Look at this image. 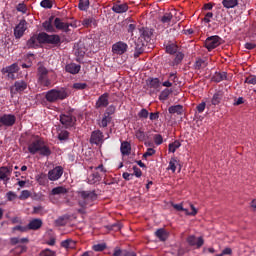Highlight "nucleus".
I'll return each instance as SVG.
<instances>
[{"mask_svg":"<svg viewBox=\"0 0 256 256\" xmlns=\"http://www.w3.org/2000/svg\"><path fill=\"white\" fill-rule=\"evenodd\" d=\"M166 53H169L170 55H175V53H177V45L170 44L166 46Z\"/></svg>","mask_w":256,"mask_h":256,"instance_id":"a18cd8bd","label":"nucleus"},{"mask_svg":"<svg viewBox=\"0 0 256 256\" xmlns=\"http://www.w3.org/2000/svg\"><path fill=\"white\" fill-rule=\"evenodd\" d=\"M115 106L114 105H110L107 109L104 115L111 117V115H113V113H115Z\"/></svg>","mask_w":256,"mask_h":256,"instance_id":"bf43d9fd","label":"nucleus"},{"mask_svg":"<svg viewBox=\"0 0 256 256\" xmlns=\"http://www.w3.org/2000/svg\"><path fill=\"white\" fill-rule=\"evenodd\" d=\"M105 249V244H96L93 246L94 251H103Z\"/></svg>","mask_w":256,"mask_h":256,"instance_id":"338daca9","label":"nucleus"},{"mask_svg":"<svg viewBox=\"0 0 256 256\" xmlns=\"http://www.w3.org/2000/svg\"><path fill=\"white\" fill-rule=\"evenodd\" d=\"M138 117L140 119H147V117H149V111H147V109L143 108L142 110H140V112L138 113Z\"/></svg>","mask_w":256,"mask_h":256,"instance_id":"864d4df0","label":"nucleus"},{"mask_svg":"<svg viewBox=\"0 0 256 256\" xmlns=\"http://www.w3.org/2000/svg\"><path fill=\"white\" fill-rule=\"evenodd\" d=\"M31 197V192L29 190H23L20 193L19 199L21 201H25V199H29Z\"/></svg>","mask_w":256,"mask_h":256,"instance_id":"de8ad7c7","label":"nucleus"},{"mask_svg":"<svg viewBox=\"0 0 256 256\" xmlns=\"http://www.w3.org/2000/svg\"><path fill=\"white\" fill-rule=\"evenodd\" d=\"M73 24L71 23H65L61 20V18H55L54 19V27L58 29L59 31H64V33H69V27H72Z\"/></svg>","mask_w":256,"mask_h":256,"instance_id":"ddd939ff","label":"nucleus"},{"mask_svg":"<svg viewBox=\"0 0 256 256\" xmlns=\"http://www.w3.org/2000/svg\"><path fill=\"white\" fill-rule=\"evenodd\" d=\"M221 37L215 35V36H210L205 40V47L208 51H213V49L219 47L222 43Z\"/></svg>","mask_w":256,"mask_h":256,"instance_id":"423d86ee","label":"nucleus"},{"mask_svg":"<svg viewBox=\"0 0 256 256\" xmlns=\"http://www.w3.org/2000/svg\"><path fill=\"white\" fill-rule=\"evenodd\" d=\"M211 19H213V13L208 12L205 14V17L203 18L204 23H211Z\"/></svg>","mask_w":256,"mask_h":256,"instance_id":"e2e57ef3","label":"nucleus"},{"mask_svg":"<svg viewBox=\"0 0 256 256\" xmlns=\"http://www.w3.org/2000/svg\"><path fill=\"white\" fill-rule=\"evenodd\" d=\"M27 227L31 231H37L38 229H41V227H43V220L39 218L32 219L28 223Z\"/></svg>","mask_w":256,"mask_h":256,"instance_id":"6ab92c4d","label":"nucleus"},{"mask_svg":"<svg viewBox=\"0 0 256 256\" xmlns=\"http://www.w3.org/2000/svg\"><path fill=\"white\" fill-rule=\"evenodd\" d=\"M12 171L13 170L5 166L0 167V180L4 181V185H7V183H9V180L11 179Z\"/></svg>","mask_w":256,"mask_h":256,"instance_id":"4468645a","label":"nucleus"},{"mask_svg":"<svg viewBox=\"0 0 256 256\" xmlns=\"http://www.w3.org/2000/svg\"><path fill=\"white\" fill-rule=\"evenodd\" d=\"M58 139L59 141H67L69 139V132L67 130H61L58 133Z\"/></svg>","mask_w":256,"mask_h":256,"instance_id":"37998d69","label":"nucleus"},{"mask_svg":"<svg viewBox=\"0 0 256 256\" xmlns=\"http://www.w3.org/2000/svg\"><path fill=\"white\" fill-rule=\"evenodd\" d=\"M120 151L122 155H131V144L127 141L121 143Z\"/></svg>","mask_w":256,"mask_h":256,"instance_id":"c85d7f7f","label":"nucleus"},{"mask_svg":"<svg viewBox=\"0 0 256 256\" xmlns=\"http://www.w3.org/2000/svg\"><path fill=\"white\" fill-rule=\"evenodd\" d=\"M83 27H97V20H95L93 17L84 18L82 20Z\"/></svg>","mask_w":256,"mask_h":256,"instance_id":"72a5a7b5","label":"nucleus"},{"mask_svg":"<svg viewBox=\"0 0 256 256\" xmlns=\"http://www.w3.org/2000/svg\"><path fill=\"white\" fill-rule=\"evenodd\" d=\"M134 49H135L134 59H137L139 57V55H141L143 53V51H145V45L143 44V42L141 40H138L135 42Z\"/></svg>","mask_w":256,"mask_h":256,"instance_id":"4be33fe9","label":"nucleus"},{"mask_svg":"<svg viewBox=\"0 0 256 256\" xmlns=\"http://www.w3.org/2000/svg\"><path fill=\"white\" fill-rule=\"evenodd\" d=\"M87 181L89 185H95V183L101 181V175H99V172H93L88 176Z\"/></svg>","mask_w":256,"mask_h":256,"instance_id":"393cba45","label":"nucleus"},{"mask_svg":"<svg viewBox=\"0 0 256 256\" xmlns=\"http://www.w3.org/2000/svg\"><path fill=\"white\" fill-rule=\"evenodd\" d=\"M187 242L191 247H197L198 249L200 247H203L204 240L202 237H195L194 235H191L187 238Z\"/></svg>","mask_w":256,"mask_h":256,"instance_id":"f3484780","label":"nucleus"},{"mask_svg":"<svg viewBox=\"0 0 256 256\" xmlns=\"http://www.w3.org/2000/svg\"><path fill=\"white\" fill-rule=\"evenodd\" d=\"M65 218L64 217H59L58 219L55 220V224L58 227H63L65 225Z\"/></svg>","mask_w":256,"mask_h":256,"instance_id":"0e129e2a","label":"nucleus"},{"mask_svg":"<svg viewBox=\"0 0 256 256\" xmlns=\"http://www.w3.org/2000/svg\"><path fill=\"white\" fill-rule=\"evenodd\" d=\"M205 67H207V62H205V60L203 59L196 60L194 64L195 69L200 70V69H205Z\"/></svg>","mask_w":256,"mask_h":256,"instance_id":"ea45409f","label":"nucleus"},{"mask_svg":"<svg viewBox=\"0 0 256 256\" xmlns=\"http://www.w3.org/2000/svg\"><path fill=\"white\" fill-rule=\"evenodd\" d=\"M60 123H62L65 129H71V127H75V123H77V117L73 115V110H69L64 114H61Z\"/></svg>","mask_w":256,"mask_h":256,"instance_id":"39448f33","label":"nucleus"},{"mask_svg":"<svg viewBox=\"0 0 256 256\" xmlns=\"http://www.w3.org/2000/svg\"><path fill=\"white\" fill-rule=\"evenodd\" d=\"M177 165H179V162L175 158H171L168 165V170L172 171V173H175L177 171Z\"/></svg>","mask_w":256,"mask_h":256,"instance_id":"58836bf2","label":"nucleus"},{"mask_svg":"<svg viewBox=\"0 0 256 256\" xmlns=\"http://www.w3.org/2000/svg\"><path fill=\"white\" fill-rule=\"evenodd\" d=\"M67 73H71V75H77L79 71H81V65H77L75 63L67 64L65 67Z\"/></svg>","mask_w":256,"mask_h":256,"instance_id":"5701e85b","label":"nucleus"},{"mask_svg":"<svg viewBox=\"0 0 256 256\" xmlns=\"http://www.w3.org/2000/svg\"><path fill=\"white\" fill-rule=\"evenodd\" d=\"M63 176V167L56 166L54 169L48 172V179L50 181H59Z\"/></svg>","mask_w":256,"mask_h":256,"instance_id":"f8f14e48","label":"nucleus"},{"mask_svg":"<svg viewBox=\"0 0 256 256\" xmlns=\"http://www.w3.org/2000/svg\"><path fill=\"white\" fill-rule=\"evenodd\" d=\"M43 145V140L39 137L33 138V140L28 145V151L31 153V155H35L36 153H39V150L41 149V146Z\"/></svg>","mask_w":256,"mask_h":256,"instance_id":"6e6552de","label":"nucleus"},{"mask_svg":"<svg viewBox=\"0 0 256 256\" xmlns=\"http://www.w3.org/2000/svg\"><path fill=\"white\" fill-rule=\"evenodd\" d=\"M87 88L86 83H74L73 84V89H77L78 91H82L83 89Z\"/></svg>","mask_w":256,"mask_h":256,"instance_id":"5fc2aeb1","label":"nucleus"},{"mask_svg":"<svg viewBox=\"0 0 256 256\" xmlns=\"http://www.w3.org/2000/svg\"><path fill=\"white\" fill-rule=\"evenodd\" d=\"M109 105V93L102 94L96 101V109H101V107H107Z\"/></svg>","mask_w":256,"mask_h":256,"instance_id":"dca6fc26","label":"nucleus"},{"mask_svg":"<svg viewBox=\"0 0 256 256\" xmlns=\"http://www.w3.org/2000/svg\"><path fill=\"white\" fill-rule=\"evenodd\" d=\"M139 31H140V35H142V37H144V39H149V32L147 30H145V28H142Z\"/></svg>","mask_w":256,"mask_h":256,"instance_id":"774afa93","label":"nucleus"},{"mask_svg":"<svg viewBox=\"0 0 256 256\" xmlns=\"http://www.w3.org/2000/svg\"><path fill=\"white\" fill-rule=\"evenodd\" d=\"M155 155V149L148 148L147 151L143 154V159H147V157H151Z\"/></svg>","mask_w":256,"mask_h":256,"instance_id":"4d7b16f0","label":"nucleus"},{"mask_svg":"<svg viewBox=\"0 0 256 256\" xmlns=\"http://www.w3.org/2000/svg\"><path fill=\"white\" fill-rule=\"evenodd\" d=\"M53 21H55V16H51L48 20L43 22V29H45L47 33H55V26H53Z\"/></svg>","mask_w":256,"mask_h":256,"instance_id":"412c9836","label":"nucleus"},{"mask_svg":"<svg viewBox=\"0 0 256 256\" xmlns=\"http://www.w3.org/2000/svg\"><path fill=\"white\" fill-rule=\"evenodd\" d=\"M181 147V142L179 141H174L173 143L169 144V151L170 153H175L177 149Z\"/></svg>","mask_w":256,"mask_h":256,"instance_id":"c03bdc74","label":"nucleus"},{"mask_svg":"<svg viewBox=\"0 0 256 256\" xmlns=\"http://www.w3.org/2000/svg\"><path fill=\"white\" fill-rule=\"evenodd\" d=\"M191 209H192V212H189V210H188V209H185V208H183L182 211H184V213H185L186 215H192V216L197 215V208H195V206L191 205Z\"/></svg>","mask_w":256,"mask_h":256,"instance_id":"13d9d810","label":"nucleus"},{"mask_svg":"<svg viewBox=\"0 0 256 256\" xmlns=\"http://www.w3.org/2000/svg\"><path fill=\"white\" fill-rule=\"evenodd\" d=\"M27 31V21L20 20L19 24L14 28V36L16 39H21Z\"/></svg>","mask_w":256,"mask_h":256,"instance_id":"9b49d317","label":"nucleus"},{"mask_svg":"<svg viewBox=\"0 0 256 256\" xmlns=\"http://www.w3.org/2000/svg\"><path fill=\"white\" fill-rule=\"evenodd\" d=\"M128 48L127 43L119 41L112 45V53L114 55H124V53H127Z\"/></svg>","mask_w":256,"mask_h":256,"instance_id":"9d476101","label":"nucleus"},{"mask_svg":"<svg viewBox=\"0 0 256 256\" xmlns=\"http://www.w3.org/2000/svg\"><path fill=\"white\" fill-rule=\"evenodd\" d=\"M27 89V82L24 80H18L10 87L11 95H17V93H23Z\"/></svg>","mask_w":256,"mask_h":256,"instance_id":"1a4fd4ad","label":"nucleus"},{"mask_svg":"<svg viewBox=\"0 0 256 256\" xmlns=\"http://www.w3.org/2000/svg\"><path fill=\"white\" fill-rule=\"evenodd\" d=\"M78 9L80 11H87L89 9V0H79Z\"/></svg>","mask_w":256,"mask_h":256,"instance_id":"a19ab883","label":"nucleus"},{"mask_svg":"<svg viewBox=\"0 0 256 256\" xmlns=\"http://www.w3.org/2000/svg\"><path fill=\"white\" fill-rule=\"evenodd\" d=\"M45 97L48 103H56V101H63V99H67L69 94L65 88L51 89L46 93Z\"/></svg>","mask_w":256,"mask_h":256,"instance_id":"f03ea898","label":"nucleus"},{"mask_svg":"<svg viewBox=\"0 0 256 256\" xmlns=\"http://www.w3.org/2000/svg\"><path fill=\"white\" fill-rule=\"evenodd\" d=\"M16 121L17 117H15V115L4 114L0 116V127H13Z\"/></svg>","mask_w":256,"mask_h":256,"instance_id":"0eeeda50","label":"nucleus"},{"mask_svg":"<svg viewBox=\"0 0 256 256\" xmlns=\"http://www.w3.org/2000/svg\"><path fill=\"white\" fill-rule=\"evenodd\" d=\"M61 247L64 249H75V241L67 239L61 242Z\"/></svg>","mask_w":256,"mask_h":256,"instance_id":"c9c22d12","label":"nucleus"},{"mask_svg":"<svg viewBox=\"0 0 256 256\" xmlns=\"http://www.w3.org/2000/svg\"><path fill=\"white\" fill-rule=\"evenodd\" d=\"M222 5L225 9H235L239 5V0H222Z\"/></svg>","mask_w":256,"mask_h":256,"instance_id":"cd10ccee","label":"nucleus"},{"mask_svg":"<svg viewBox=\"0 0 256 256\" xmlns=\"http://www.w3.org/2000/svg\"><path fill=\"white\" fill-rule=\"evenodd\" d=\"M123 226L121 225V223H114L111 225L107 226V229H109L110 231H121V228Z\"/></svg>","mask_w":256,"mask_h":256,"instance_id":"49530a36","label":"nucleus"},{"mask_svg":"<svg viewBox=\"0 0 256 256\" xmlns=\"http://www.w3.org/2000/svg\"><path fill=\"white\" fill-rule=\"evenodd\" d=\"M136 137L139 139V141H145V132L142 130H137Z\"/></svg>","mask_w":256,"mask_h":256,"instance_id":"680f3d73","label":"nucleus"},{"mask_svg":"<svg viewBox=\"0 0 256 256\" xmlns=\"http://www.w3.org/2000/svg\"><path fill=\"white\" fill-rule=\"evenodd\" d=\"M90 143L94 145H99V143H103V132L100 130H95L91 134Z\"/></svg>","mask_w":256,"mask_h":256,"instance_id":"a211bd4d","label":"nucleus"},{"mask_svg":"<svg viewBox=\"0 0 256 256\" xmlns=\"http://www.w3.org/2000/svg\"><path fill=\"white\" fill-rule=\"evenodd\" d=\"M223 99V92L218 91L212 97V105H219Z\"/></svg>","mask_w":256,"mask_h":256,"instance_id":"f704fd0d","label":"nucleus"},{"mask_svg":"<svg viewBox=\"0 0 256 256\" xmlns=\"http://www.w3.org/2000/svg\"><path fill=\"white\" fill-rule=\"evenodd\" d=\"M244 83H247L248 85H256V76H248L246 77Z\"/></svg>","mask_w":256,"mask_h":256,"instance_id":"603ef678","label":"nucleus"},{"mask_svg":"<svg viewBox=\"0 0 256 256\" xmlns=\"http://www.w3.org/2000/svg\"><path fill=\"white\" fill-rule=\"evenodd\" d=\"M40 155H43L44 157H49L51 155V149L49 147L45 146V142H42V146L39 150Z\"/></svg>","mask_w":256,"mask_h":256,"instance_id":"4c0bfd02","label":"nucleus"},{"mask_svg":"<svg viewBox=\"0 0 256 256\" xmlns=\"http://www.w3.org/2000/svg\"><path fill=\"white\" fill-rule=\"evenodd\" d=\"M206 105L207 104L205 102H202V103L198 104L197 107H196L198 113H203V111H205Z\"/></svg>","mask_w":256,"mask_h":256,"instance_id":"69168bd1","label":"nucleus"},{"mask_svg":"<svg viewBox=\"0 0 256 256\" xmlns=\"http://www.w3.org/2000/svg\"><path fill=\"white\" fill-rule=\"evenodd\" d=\"M40 5L44 9H51L53 7V2L51 0H42Z\"/></svg>","mask_w":256,"mask_h":256,"instance_id":"09e8293b","label":"nucleus"},{"mask_svg":"<svg viewBox=\"0 0 256 256\" xmlns=\"http://www.w3.org/2000/svg\"><path fill=\"white\" fill-rule=\"evenodd\" d=\"M154 143L156 145H161L163 143V136H161V134H156L154 136Z\"/></svg>","mask_w":256,"mask_h":256,"instance_id":"052dcab7","label":"nucleus"},{"mask_svg":"<svg viewBox=\"0 0 256 256\" xmlns=\"http://www.w3.org/2000/svg\"><path fill=\"white\" fill-rule=\"evenodd\" d=\"M111 123V116H107V114H104V117L102 120L99 122L100 127H107Z\"/></svg>","mask_w":256,"mask_h":256,"instance_id":"79ce46f5","label":"nucleus"},{"mask_svg":"<svg viewBox=\"0 0 256 256\" xmlns=\"http://www.w3.org/2000/svg\"><path fill=\"white\" fill-rule=\"evenodd\" d=\"M38 43L41 45H52V47H61V36L57 34H47L46 32H41L38 34Z\"/></svg>","mask_w":256,"mask_h":256,"instance_id":"f257e3e1","label":"nucleus"},{"mask_svg":"<svg viewBox=\"0 0 256 256\" xmlns=\"http://www.w3.org/2000/svg\"><path fill=\"white\" fill-rule=\"evenodd\" d=\"M168 111L171 115H183V106L182 105H175V106H170L168 108Z\"/></svg>","mask_w":256,"mask_h":256,"instance_id":"7c9ffc66","label":"nucleus"},{"mask_svg":"<svg viewBox=\"0 0 256 256\" xmlns=\"http://www.w3.org/2000/svg\"><path fill=\"white\" fill-rule=\"evenodd\" d=\"M112 11L118 14L127 13V11H129V5H127V3L121 4V1H118L113 4Z\"/></svg>","mask_w":256,"mask_h":256,"instance_id":"2eb2a0df","label":"nucleus"},{"mask_svg":"<svg viewBox=\"0 0 256 256\" xmlns=\"http://www.w3.org/2000/svg\"><path fill=\"white\" fill-rule=\"evenodd\" d=\"M173 93L172 89L166 88L164 89L160 95H159V99L160 101H167V99L169 98V95Z\"/></svg>","mask_w":256,"mask_h":256,"instance_id":"e433bc0d","label":"nucleus"},{"mask_svg":"<svg viewBox=\"0 0 256 256\" xmlns=\"http://www.w3.org/2000/svg\"><path fill=\"white\" fill-rule=\"evenodd\" d=\"M146 85L154 91H159L161 87V81H159V78H149L146 80Z\"/></svg>","mask_w":256,"mask_h":256,"instance_id":"aec40b11","label":"nucleus"},{"mask_svg":"<svg viewBox=\"0 0 256 256\" xmlns=\"http://www.w3.org/2000/svg\"><path fill=\"white\" fill-rule=\"evenodd\" d=\"M183 57H185L184 55H183V53H181V52H176V56H175V58H174V65H179V63L181 62V61H183Z\"/></svg>","mask_w":256,"mask_h":256,"instance_id":"8fccbe9b","label":"nucleus"},{"mask_svg":"<svg viewBox=\"0 0 256 256\" xmlns=\"http://www.w3.org/2000/svg\"><path fill=\"white\" fill-rule=\"evenodd\" d=\"M18 71H19V65H17V63H13L10 66L2 68L1 73L5 75V73H17Z\"/></svg>","mask_w":256,"mask_h":256,"instance_id":"bb28decb","label":"nucleus"},{"mask_svg":"<svg viewBox=\"0 0 256 256\" xmlns=\"http://www.w3.org/2000/svg\"><path fill=\"white\" fill-rule=\"evenodd\" d=\"M37 78L38 83L42 85V87H51V77L49 76V70L45 66L40 65L38 67Z\"/></svg>","mask_w":256,"mask_h":256,"instance_id":"7ed1b4c3","label":"nucleus"},{"mask_svg":"<svg viewBox=\"0 0 256 256\" xmlns=\"http://www.w3.org/2000/svg\"><path fill=\"white\" fill-rule=\"evenodd\" d=\"M227 79V72H215L212 76L214 83H221Z\"/></svg>","mask_w":256,"mask_h":256,"instance_id":"b1692460","label":"nucleus"},{"mask_svg":"<svg viewBox=\"0 0 256 256\" xmlns=\"http://www.w3.org/2000/svg\"><path fill=\"white\" fill-rule=\"evenodd\" d=\"M69 190L63 186H58L52 189L51 195H67Z\"/></svg>","mask_w":256,"mask_h":256,"instance_id":"2f4dec72","label":"nucleus"},{"mask_svg":"<svg viewBox=\"0 0 256 256\" xmlns=\"http://www.w3.org/2000/svg\"><path fill=\"white\" fill-rule=\"evenodd\" d=\"M39 35L37 36H32L28 41H27V47L29 49H35V47H39Z\"/></svg>","mask_w":256,"mask_h":256,"instance_id":"473e14b6","label":"nucleus"},{"mask_svg":"<svg viewBox=\"0 0 256 256\" xmlns=\"http://www.w3.org/2000/svg\"><path fill=\"white\" fill-rule=\"evenodd\" d=\"M155 236L159 239V241H167L169 234L165 229L160 228L155 232Z\"/></svg>","mask_w":256,"mask_h":256,"instance_id":"c756f323","label":"nucleus"},{"mask_svg":"<svg viewBox=\"0 0 256 256\" xmlns=\"http://www.w3.org/2000/svg\"><path fill=\"white\" fill-rule=\"evenodd\" d=\"M172 19H173V12H166L160 18V21L161 23H163V25H167V27H169V25H171Z\"/></svg>","mask_w":256,"mask_h":256,"instance_id":"a878e982","label":"nucleus"},{"mask_svg":"<svg viewBox=\"0 0 256 256\" xmlns=\"http://www.w3.org/2000/svg\"><path fill=\"white\" fill-rule=\"evenodd\" d=\"M57 253L51 249H45L42 252H40V256H56Z\"/></svg>","mask_w":256,"mask_h":256,"instance_id":"3c124183","label":"nucleus"},{"mask_svg":"<svg viewBox=\"0 0 256 256\" xmlns=\"http://www.w3.org/2000/svg\"><path fill=\"white\" fill-rule=\"evenodd\" d=\"M81 200L79 205L81 207H87V205H93V201L97 200V194L95 191H80L79 192Z\"/></svg>","mask_w":256,"mask_h":256,"instance_id":"20e7f679","label":"nucleus"},{"mask_svg":"<svg viewBox=\"0 0 256 256\" xmlns=\"http://www.w3.org/2000/svg\"><path fill=\"white\" fill-rule=\"evenodd\" d=\"M7 201H15L17 198V194L13 191H9L6 193Z\"/></svg>","mask_w":256,"mask_h":256,"instance_id":"6e6d98bb","label":"nucleus"}]
</instances>
